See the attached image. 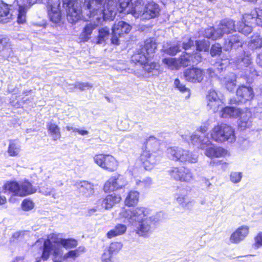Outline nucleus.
Listing matches in <instances>:
<instances>
[{
	"label": "nucleus",
	"instance_id": "1",
	"mask_svg": "<svg viewBox=\"0 0 262 262\" xmlns=\"http://www.w3.org/2000/svg\"><path fill=\"white\" fill-rule=\"evenodd\" d=\"M84 0L82 9L80 3L77 0H63V7L66 10L68 20L75 23L79 20L82 12L89 17L96 20L112 19L116 14L117 3L115 0Z\"/></svg>",
	"mask_w": 262,
	"mask_h": 262
},
{
	"label": "nucleus",
	"instance_id": "2",
	"mask_svg": "<svg viewBox=\"0 0 262 262\" xmlns=\"http://www.w3.org/2000/svg\"><path fill=\"white\" fill-rule=\"evenodd\" d=\"M149 214L148 210L144 207L135 208H122L119 213V217L124 223H128L132 225L137 223Z\"/></svg>",
	"mask_w": 262,
	"mask_h": 262
},
{
	"label": "nucleus",
	"instance_id": "3",
	"mask_svg": "<svg viewBox=\"0 0 262 262\" xmlns=\"http://www.w3.org/2000/svg\"><path fill=\"white\" fill-rule=\"evenodd\" d=\"M211 137L218 143L226 141L232 143L235 141L234 129L225 123L219 124L214 126L211 132Z\"/></svg>",
	"mask_w": 262,
	"mask_h": 262
},
{
	"label": "nucleus",
	"instance_id": "4",
	"mask_svg": "<svg viewBox=\"0 0 262 262\" xmlns=\"http://www.w3.org/2000/svg\"><path fill=\"white\" fill-rule=\"evenodd\" d=\"M63 239L59 237L57 234H50L48 238L44 241L41 255L42 259L47 260L51 255H52L53 258L57 254L60 253V251L62 249L61 244Z\"/></svg>",
	"mask_w": 262,
	"mask_h": 262
},
{
	"label": "nucleus",
	"instance_id": "5",
	"mask_svg": "<svg viewBox=\"0 0 262 262\" xmlns=\"http://www.w3.org/2000/svg\"><path fill=\"white\" fill-rule=\"evenodd\" d=\"M167 154L168 157L172 160L194 163L198 161L197 155L189 150L183 149L179 147H170L167 148Z\"/></svg>",
	"mask_w": 262,
	"mask_h": 262
},
{
	"label": "nucleus",
	"instance_id": "6",
	"mask_svg": "<svg viewBox=\"0 0 262 262\" xmlns=\"http://www.w3.org/2000/svg\"><path fill=\"white\" fill-rule=\"evenodd\" d=\"M168 173L176 181L190 183L194 179L191 170L184 166L171 167L168 170Z\"/></svg>",
	"mask_w": 262,
	"mask_h": 262
},
{
	"label": "nucleus",
	"instance_id": "7",
	"mask_svg": "<svg viewBox=\"0 0 262 262\" xmlns=\"http://www.w3.org/2000/svg\"><path fill=\"white\" fill-rule=\"evenodd\" d=\"M94 161L97 165L109 171H115L118 167L117 160L110 155H96L94 157Z\"/></svg>",
	"mask_w": 262,
	"mask_h": 262
},
{
	"label": "nucleus",
	"instance_id": "8",
	"mask_svg": "<svg viewBox=\"0 0 262 262\" xmlns=\"http://www.w3.org/2000/svg\"><path fill=\"white\" fill-rule=\"evenodd\" d=\"M126 184L127 181L123 176L116 174L105 182L103 189L105 192L115 191L122 188Z\"/></svg>",
	"mask_w": 262,
	"mask_h": 262
},
{
	"label": "nucleus",
	"instance_id": "9",
	"mask_svg": "<svg viewBox=\"0 0 262 262\" xmlns=\"http://www.w3.org/2000/svg\"><path fill=\"white\" fill-rule=\"evenodd\" d=\"M130 30L131 26L123 21L115 24L112 28V43L119 45V38L124 34L128 33Z\"/></svg>",
	"mask_w": 262,
	"mask_h": 262
},
{
	"label": "nucleus",
	"instance_id": "10",
	"mask_svg": "<svg viewBox=\"0 0 262 262\" xmlns=\"http://www.w3.org/2000/svg\"><path fill=\"white\" fill-rule=\"evenodd\" d=\"M157 221L154 215L146 216L142 221L138 222L137 226L136 233L140 236H146L151 232V225Z\"/></svg>",
	"mask_w": 262,
	"mask_h": 262
},
{
	"label": "nucleus",
	"instance_id": "11",
	"mask_svg": "<svg viewBox=\"0 0 262 262\" xmlns=\"http://www.w3.org/2000/svg\"><path fill=\"white\" fill-rule=\"evenodd\" d=\"M140 160L144 169L150 170L160 160V156L150 153V151H143L140 156Z\"/></svg>",
	"mask_w": 262,
	"mask_h": 262
},
{
	"label": "nucleus",
	"instance_id": "12",
	"mask_svg": "<svg viewBox=\"0 0 262 262\" xmlns=\"http://www.w3.org/2000/svg\"><path fill=\"white\" fill-rule=\"evenodd\" d=\"M204 72L197 68L186 69L184 72V76L186 80L192 83L200 82L204 78Z\"/></svg>",
	"mask_w": 262,
	"mask_h": 262
},
{
	"label": "nucleus",
	"instance_id": "13",
	"mask_svg": "<svg viewBox=\"0 0 262 262\" xmlns=\"http://www.w3.org/2000/svg\"><path fill=\"white\" fill-rule=\"evenodd\" d=\"M236 96L238 102L245 103L253 98L254 93L251 87L242 85L237 89Z\"/></svg>",
	"mask_w": 262,
	"mask_h": 262
},
{
	"label": "nucleus",
	"instance_id": "14",
	"mask_svg": "<svg viewBox=\"0 0 262 262\" xmlns=\"http://www.w3.org/2000/svg\"><path fill=\"white\" fill-rule=\"evenodd\" d=\"M145 8L146 5H144L143 0H136L132 4V7L128 8L126 13H130L134 17H140L141 19H143V13H145Z\"/></svg>",
	"mask_w": 262,
	"mask_h": 262
},
{
	"label": "nucleus",
	"instance_id": "15",
	"mask_svg": "<svg viewBox=\"0 0 262 262\" xmlns=\"http://www.w3.org/2000/svg\"><path fill=\"white\" fill-rule=\"evenodd\" d=\"M219 37L221 38L225 34L232 33L235 31V23L232 19H225L221 21L217 28Z\"/></svg>",
	"mask_w": 262,
	"mask_h": 262
},
{
	"label": "nucleus",
	"instance_id": "16",
	"mask_svg": "<svg viewBox=\"0 0 262 262\" xmlns=\"http://www.w3.org/2000/svg\"><path fill=\"white\" fill-rule=\"evenodd\" d=\"M249 229V227L246 226L239 227L231 234L229 239L230 242L232 244H238L248 235Z\"/></svg>",
	"mask_w": 262,
	"mask_h": 262
},
{
	"label": "nucleus",
	"instance_id": "17",
	"mask_svg": "<svg viewBox=\"0 0 262 262\" xmlns=\"http://www.w3.org/2000/svg\"><path fill=\"white\" fill-rule=\"evenodd\" d=\"M205 150V155L210 158L224 157L228 155V152L226 149L212 144L206 148Z\"/></svg>",
	"mask_w": 262,
	"mask_h": 262
},
{
	"label": "nucleus",
	"instance_id": "18",
	"mask_svg": "<svg viewBox=\"0 0 262 262\" xmlns=\"http://www.w3.org/2000/svg\"><path fill=\"white\" fill-rule=\"evenodd\" d=\"M243 43V41L242 38L239 35L235 34L230 36L225 39L223 48L224 50L228 51L231 50L232 48L236 49L239 47H242Z\"/></svg>",
	"mask_w": 262,
	"mask_h": 262
},
{
	"label": "nucleus",
	"instance_id": "19",
	"mask_svg": "<svg viewBox=\"0 0 262 262\" xmlns=\"http://www.w3.org/2000/svg\"><path fill=\"white\" fill-rule=\"evenodd\" d=\"M239 116L240 119L238 120V125L241 130H245L252 126V113L250 111L248 110L241 111Z\"/></svg>",
	"mask_w": 262,
	"mask_h": 262
},
{
	"label": "nucleus",
	"instance_id": "20",
	"mask_svg": "<svg viewBox=\"0 0 262 262\" xmlns=\"http://www.w3.org/2000/svg\"><path fill=\"white\" fill-rule=\"evenodd\" d=\"M145 13H143V19H150L157 16L160 13L159 5L153 2L146 4Z\"/></svg>",
	"mask_w": 262,
	"mask_h": 262
},
{
	"label": "nucleus",
	"instance_id": "21",
	"mask_svg": "<svg viewBox=\"0 0 262 262\" xmlns=\"http://www.w3.org/2000/svg\"><path fill=\"white\" fill-rule=\"evenodd\" d=\"M222 85L228 91L232 92L236 86V76L234 73H230L223 78H221Z\"/></svg>",
	"mask_w": 262,
	"mask_h": 262
},
{
	"label": "nucleus",
	"instance_id": "22",
	"mask_svg": "<svg viewBox=\"0 0 262 262\" xmlns=\"http://www.w3.org/2000/svg\"><path fill=\"white\" fill-rule=\"evenodd\" d=\"M60 253L57 254L54 257L52 258L53 262H64V260L69 258H72L74 260L79 256L77 250H71L63 255V249L60 251Z\"/></svg>",
	"mask_w": 262,
	"mask_h": 262
},
{
	"label": "nucleus",
	"instance_id": "23",
	"mask_svg": "<svg viewBox=\"0 0 262 262\" xmlns=\"http://www.w3.org/2000/svg\"><path fill=\"white\" fill-rule=\"evenodd\" d=\"M37 191V189L33 187L32 184L28 181H25L20 183L19 191L18 195L19 196H25L34 193Z\"/></svg>",
	"mask_w": 262,
	"mask_h": 262
},
{
	"label": "nucleus",
	"instance_id": "24",
	"mask_svg": "<svg viewBox=\"0 0 262 262\" xmlns=\"http://www.w3.org/2000/svg\"><path fill=\"white\" fill-rule=\"evenodd\" d=\"M241 110L238 108L227 106L221 108L220 116L223 118H237L241 113Z\"/></svg>",
	"mask_w": 262,
	"mask_h": 262
},
{
	"label": "nucleus",
	"instance_id": "25",
	"mask_svg": "<svg viewBox=\"0 0 262 262\" xmlns=\"http://www.w3.org/2000/svg\"><path fill=\"white\" fill-rule=\"evenodd\" d=\"M121 197L119 195L113 193L108 195L102 201L101 205L105 209H110L113 207L116 204L121 201Z\"/></svg>",
	"mask_w": 262,
	"mask_h": 262
},
{
	"label": "nucleus",
	"instance_id": "26",
	"mask_svg": "<svg viewBox=\"0 0 262 262\" xmlns=\"http://www.w3.org/2000/svg\"><path fill=\"white\" fill-rule=\"evenodd\" d=\"M110 36V29L105 27L100 29L98 35L93 39V42L96 44H102L105 42Z\"/></svg>",
	"mask_w": 262,
	"mask_h": 262
},
{
	"label": "nucleus",
	"instance_id": "27",
	"mask_svg": "<svg viewBox=\"0 0 262 262\" xmlns=\"http://www.w3.org/2000/svg\"><path fill=\"white\" fill-rule=\"evenodd\" d=\"M126 230L127 227L125 225L118 224L115 226L114 229L107 233L106 236L108 238L111 239L124 234L126 232Z\"/></svg>",
	"mask_w": 262,
	"mask_h": 262
},
{
	"label": "nucleus",
	"instance_id": "28",
	"mask_svg": "<svg viewBox=\"0 0 262 262\" xmlns=\"http://www.w3.org/2000/svg\"><path fill=\"white\" fill-rule=\"evenodd\" d=\"M21 150V146L18 141L10 140L7 149V152L11 157L18 156Z\"/></svg>",
	"mask_w": 262,
	"mask_h": 262
},
{
	"label": "nucleus",
	"instance_id": "29",
	"mask_svg": "<svg viewBox=\"0 0 262 262\" xmlns=\"http://www.w3.org/2000/svg\"><path fill=\"white\" fill-rule=\"evenodd\" d=\"M11 17L8 5L0 1V23H7Z\"/></svg>",
	"mask_w": 262,
	"mask_h": 262
},
{
	"label": "nucleus",
	"instance_id": "30",
	"mask_svg": "<svg viewBox=\"0 0 262 262\" xmlns=\"http://www.w3.org/2000/svg\"><path fill=\"white\" fill-rule=\"evenodd\" d=\"M150 57L141 49L137 51L132 57V61L135 63H139L142 65L146 61L149 60Z\"/></svg>",
	"mask_w": 262,
	"mask_h": 262
},
{
	"label": "nucleus",
	"instance_id": "31",
	"mask_svg": "<svg viewBox=\"0 0 262 262\" xmlns=\"http://www.w3.org/2000/svg\"><path fill=\"white\" fill-rule=\"evenodd\" d=\"M26 0H16L17 5L19 6L17 16V21L18 23L23 24L26 21Z\"/></svg>",
	"mask_w": 262,
	"mask_h": 262
},
{
	"label": "nucleus",
	"instance_id": "32",
	"mask_svg": "<svg viewBox=\"0 0 262 262\" xmlns=\"http://www.w3.org/2000/svg\"><path fill=\"white\" fill-rule=\"evenodd\" d=\"M156 48L157 45L156 42L152 39L149 38L146 40L144 46L141 49L143 52H144L150 58L152 57Z\"/></svg>",
	"mask_w": 262,
	"mask_h": 262
},
{
	"label": "nucleus",
	"instance_id": "33",
	"mask_svg": "<svg viewBox=\"0 0 262 262\" xmlns=\"http://www.w3.org/2000/svg\"><path fill=\"white\" fill-rule=\"evenodd\" d=\"M139 193L137 191H130L126 197L124 203L128 206H133L136 205L139 201Z\"/></svg>",
	"mask_w": 262,
	"mask_h": 262
},
{
	"label": "nucleus",
	"instance_id": "34",
	"mask_svg": "<svg viewBox=\"0 0 262 262\" xmlns=\"http://www.w3.org/2000/svg\"><path fill=\"white\" fill-rule=\"evenodd\" d=\"M96 25L94 24L90 23L85 26L80 36L81 40L83 42L88 41L91 38V35L93 31L96 29Z\"/></svg>",
	"mask_w": 262,
	"mask_h": 262
},
{
	"label": "nucleus",
	"instance_id": "35",
	"mask_svg": "<svg viewBox=\"0 0 262 262\" xmlns=\"http://www.w3.org/2000/svg\"><path fill=\"white\" fill-rule=\"evenodd\" d=\"M162 63L171 70H177L180 69V63L178 58L167 57L162 59Z\"/></svg>",
	"mask_w": 262,
	"mask_h": 262
},
{
	"label": "nucleus",
	"instance_id": "36",
	"mask_svg": "<svg viewBox=\"0 0 262 262\" xmlns=\"http://www.w3.org/2000/svg\"><path fill=\"white\" fill-rule=\"evenodd\" d=\"M47 128L52 136L53 140L56 141L61 137V133L59 127L52 123H48L47 124Z\"/></svg>",
	"mask_w": 262,
	"mask_h": 262
},
{
	"label": "nucleus",
	"instance_id": "37",
	"mask_svg": "<svg viewBox=\"0 0 262 262\" xmlns=\"http://www.w3.org/2000/svg\"><path fill=\"white\" fill-rule=\"evenodd\" d=\"M77 187L80 191L84 194H90L93 192L92 185L86 181H82L76 183Z\"/></svg>",
	"mask_w": 262,
	"mask_h": 262
},
{
	"label": "nucleus",
	"instance_id": "38",
	"mask_svg": "<svg viewBox=\"0 0 262 262\" xmlns=\"http://www.w3.org/2000/svg\"><path fill=\"white\" fill-rule=\"evenodd\" d=\"M5 191H9L13 193L15 196H18V193L19 191L20 183L16 182H10L6 183L4 186Z\"/></svg>",
	"mask_w": 262,
	"mask_h": 262
},
{
	"label": "nucleus",
	"instance_id": "39",
	"mask_svg": "<svg viewBox=\"0 0 262 262\" xmlns=\"http://www.w3.org/2000/svg\"><path fill=\"white\" fill-rule=\"evenodd\" d=\"M159 141L153 136L149 137L146 140V147L148 149V151L151 150L152 152H155V150L159 149Z\"/></svg>",
	"mask_w": 262,
	"mask_h": 262
},
{
	"label": "nucleus",
	"instance_id": "40",
	"mask_svg": "<svg viewBox=\"0 0 262 262\" xmlns=\"http://www.w3.org/2000/svg\"><path fill=\"white\" fill-rule=\"evenodd\" d=\"M177 202L183 207L189 209L194 204L193 201H189L186 195H180L177 198Z\"/></svg>",
	"mask_w": 262,
	"mask_h": 262
},
{
	"label": "nucleus",
	"instance_id": "41",
	"mask_svg": "<svg viewBox=\"0 0 262 262\" xmlns=\"http://www.w3.org/2000/svg\"><path fill=\"white\" fill-rule=\"evenodd\" d=\"M178 59L180 63V68L182 66L187 67L192 64L191 55L187 53H183Z\"/></svg>",
	"mask_w": 262,
	"mask_h": 262
},
{
	"label": "nucleus",
	"instance_id": "42",
	"mask_svg": "<svg viewBox=\"0 0 262 262\" xmlns=\"http://www.w3.org/2000/svg\"><path fill=\"white\" fill-rule=\"evenodd\" d=\"M207 106L208 109L215 113L223 107V102L222 100H217L213 101H210V102H207Z\"/></svg>",
	"mask_w": 262,
	"mask_h": 262
},
{
	"label": "nucleus",
	"instance_id": "43",
	"mask_svg": "<svg viewBox=\"0 0 262 262\" xmlns=\"http://www.w3.org/2000/svg\"><path fill=\"white\" fill-rule=\"evenodd\" d=\"M249 46L252 49H256L262 47V37L259 35L252 36L249 43Z\"/></svg>",
	"mask_w": 262,
	"mask_h": 262
},
{
	"label": "nucleus",
	"instance_id": "44",
	"mask_svg": "<svg viewBox=\"0 0 262 262\" xmlns=\"http://www.w3.org/2000/svg\"><path fill=\"white\" fill-rule=\"evenodd\" d=\"M219 33L217 29H214L213 27L206 29L204 33V37L207 38H211L213 40H216L220 38Z\"/></svg>",
	"mask_w": 262,
	"mask_h": 262
},
{
	"label": "nucleus",
	"instance_id": "45",
	"mask_svg": "<svg viewBox=\"0 0 262 262\" xmlns=\"http://www.w3.org/2000/svg\"><path fill=\"white\" fill-rule=\"evenodd\" d=\"M237 63L239 64H241V66H244L247 68L251 66V58L249 55L248 54L246 55L245 52H244L243 54L238 58Z\"/></svg>",
	"mask_w": 262,
	"mask_h": 262
},
{
	"label": "nucleus",
	"instance_id": "46",
	"mask_svg": "<svg viewBox=\"0 0 262 262\" xmlns=\"http://www.w3.org/2000/svg\"><path fill=\"white\" fill-rule=\"evenodd\" d=\"M206 131L205 128L202 129L201 135L203 138H201V141L199 145H200V148L205 150L206 148L212 145L210 141L209 140L208 137H205L204 132Z\"/></svg>",
	"mask_w": 262,
	"mask_h": 262
},
{
	"label": "nucleus",
	"instance_id": "47",
	"mask_svg": "<svg viewBox=\"0 0 262 262\" xmlns=\"http://www.w3.org/2000/svg\"><path fill=\"white\" fill-rule=\"evenodd\" d=\"M237 29L239 32L245 35H248L252 31V27L243 21L239 23Z\"/></svg>",
	"mask_w": 262,
	"mask_h": 262
},
{
	"label": "nucleus",
	"instance_id": "48",
	"mask_svg": "<svg viewBox=\"0 0 262 262\" xmlns=\"http://www.w3.org/2000/svg\"><path fill=\"white\" fill-rule=\"evenodd\" d=\"M195 43L197 50L200 51H207L210 46V42L208 40L196 41Z\"/></svg>",
	"mask_w": 262,
	"mask_h": 262
},
{
	"label": "nucleus",
	"instance_id": "49",
	"mask_svg": "<svg viewBox=\"0 0 262 262\" xmlns=\"http://www.w3.org/2000/svg\"><path fill=\"white\" fill-rule=\"evenodd\" d=\"M48 15L52 22L58 23L60 21L61 17L60 10H55V11L49 10Z\"/></svg>",
	"mask_w": 262,
	"mask_h": 262
},
{
	"label": "nucleus",
	"instance_id": "50",
	"mask_svg": "<svg viewBox=\"0 0 262 262\" xmlns=\"http://www.w3.org/2000/svg\"><path fill=\"white\" fill-rule=\"evenodd\" d=\"M257 75V71L252 66H250L246 68L245 70V76L248 81L252 80Z\"/></svg>",
	"mask_w": 262,
	"mask_h": 262
},
{
	"label": "nucleus",
	"instance_id": "51",
	"mask_svg": "<svg viewBox=\"0 0 262 262\" xmlns=\"http://www.w3.org/2000/svg\"><path fill=\"white\" fill-rule=\"evenodd\" d=\"M77 245V241L72 239H63L61 247L66 249L73 248L76 247Z\"/></svg>",
	"mask_w": 262,
	"mask_h": 262
},
{
	"label": "nucleus",
	"instance_id": "52",
	"mask_svg": "<svg viewBox=\"0 0 262 262\" xmlns=\"http://www.w3.org/2000/svg\"><path fill=\"white\" fill-rule=\"evenodd\" d=\"M60 0H49L48 2L47 8L48 11L60 10Z\"/></svg>",
	"mask_w": 262,
	"mask_h": 262
},
{
	"label": "nucleus",
	"instance_id": "53",
	"mask_svg": "<svg viewBox=\"0 0 262 262\" xmlns=\"http://www.w3.org/2000/svg\"><path fill=\"white\" fill-rule=\"evenodd\" d=\"M180 48L181 45L180 43H178L177 45H173L167 49H165L164 50V52L170 55L174 56L181 51Z\"/></svg>",
	"mask_w": 262,
	"mask_h": 262
},
{
	"label": "nucleus",
	"instance_id": "54",
	"mask_svg": "<svg viewBox=\"0 0 262 262\" xmlns=\"http://www.w3.org/2000/svg\"><path fill=\"white\" fill-rule=\"evenodd\" d=\"M253 15L256 17V23L262 27V8H256L253 10Z\"/></svg>",
	"mask_w": 262,
	"mask_h": 262
},
{
	"label": "nucleus",
	"instance_id": "55",
	"mask_svg": "<svg viewBox=\"0 0 262 262\" xmlns=\"http://www.w3.org/2000/svg\"><path fill=\"white\" fill-rule=\"evenodd\" d=\"M122 246L123 245L121 242H113L110 244L107 250L113 254L119 252L122 249Z\"/></svg>",
	"mask_w": 262,
	"mask_h": 262
},
{
	"label": "nucleus",
	"instance_id": "56",
	"mask_svg": "<svg viewBox=\"0 0 262 262\" xmlns=\"http://www.w3.org/2000/svg\"><path fill=\"white\" fill-rule=\"evenodd\" d=\"M152 184V180L150 178H147L143 180H137L136 184L141 188H147L150 186Z\"/></svg>",
	"mask_w": 262,
	"mask_h": 262
},
{
	"label": "nucleus",
	"instance_id": "57",
	"mask_svg": "<svg viewBox=\"0 0 262 262\" xmlns=\"http://www.w3.org/2000/svg\"><path fill=\"white\" fill-rule=\"evenodd\" d=\"M201 138H203V136L201 135V132L200 131L195 132L189 137L191 143L194 145L199 144Z\"/></svg>",
	"mask_w": 262,
	"mask_h": 262
},
{
	"label": "nucleus",
	"instance_id": "58",
	"mask_svg": "<svg viewBox=\"0 0 262 262\" xmlns=\"http://www.w3.org/2000/svg\"><path fill=\"white\" fill-rule=\"evenodd\" d=\"M34 207V203L30 200L25 199L21 203V208L24 211H29Z\"/></svg>",
	"mask_w": 262,
	"mask_h": 262
},
{
	"label": "nucleus",
	"instance_id": "59",
	"mask_svg": "<svg viewBox=\"0 0 262 262\" xmlns=\"http://www.w3.org/2000/svg\"><path fill=\"white\" fill-rule=\"evenodd\" d=\"M75 88L79 89L81 91H84L86 89H89L93 87V85L89 82H76L74 84Z\"/></svg>",
	"mask_w": 262,
	"mask_h": 262
},
{
	"label": "nucleus",
	"instance_id": "60",
	"mask_svg": "<svg viewBox=\"0 0 262 262\" xmlns=\"http://www.w3.org/2000/svg\"><path fill=\"white\" fill-rule=\"evenodd\" d=\"M131 0H119V3L120 8L116 9V11L118 10L120 12L125 11L127 10V8L129 5Z\"/></svg>",
	"mask_w": 262,
	"mask_h": 262
},
{
	"label": "nucleus",
	"instance_id": "61",
	"mask_svg": "<svg viewBox=\"0 0 262 262\" xmlns=\"http://www.w3.org/2000/svg\"><path fill=\"white\" fill-rule=\"evenodd\" d=\"M206 98L207 102H210V101H216L217 100H222L219 98L216 92L213 90H210Z\"/></svg>",
	"mask_w": 262,
	"mask_h": 262
},
{
	"label": "nucleus",
	"instance_id": "62",
	"mask_svg": "<svg viewBox=\"0 0 262 262\" xmlns=\"http://www.w3.org/2000/svg\"><path fill=\"white\" fill-rule=\"evenodd\" d=\"M242 178V173L239 172H232L230 174V180L234 183H239Z\"/></svg>",
	"mask_w": 262,
	"mask_h": 262
},
{
	"label": "nucleus",
	"instance_id": "63",
	"mask_svg": "<svg viewBox=\"0 0 262 262\" xmlns=\"http://www.w3.org/2000/svg\"><path fill=\"white\" fill-rule=\"evenodd\" d=\"M222 52V47L219 43L215 44L211 47L210 54L212 56L219 55Z\"/></svg>",
	"mask_w": 262,
	"mask_h": 262
},
{
	"label": "nucleus",
	"instance_id": "64",
	"mask_svg": "<svg viewBox=\"0 0 262 262\" xmlns=\"http://www.w3.org/2000/svg\"><path fill=\"white\" fill-rule=\"evenodd\" d=\"M112 253L108 250H105L101 256L103 262H112Z\"/></svg>",
	"mask_w": 262,
	"mask_h": 262
}]
</instances>
